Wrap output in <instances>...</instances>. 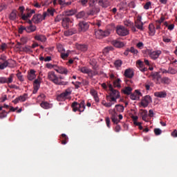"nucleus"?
<instances>
[{"label": "nucleus", "instance_id": "obj_2", "mask_svg": "<svg viewBox=\"0 0 177 177\" xmlns=\"http://www.w3.org/2000/svg\"><path fill=\"white\" fill-rule=\"evenodd\" d=\"M72 107V111L73 112L79 111L80 113L84 112L85 111V101L81 100V102H73L71 105Z\"/></svg>", "mask_w": 177, "mask_h": 177}, {"label": "nucleus", "instance_id": "obj_26", "mask_svg": "<svg viewBox=\"0 0 177 177\" xmlns=\"http://www.w3.org/2000/svg\"><path fill=\"white\" fill-rule=\"evenodd\" d=\"M95 35H100L98 38L100 39L107 37L109 35V33L107 32H103V30H100L95 32Z\"/></svg>", "mask_w": 177, "mask_h": 177}, {"label": "nucleus", "instance_id": "obj_5", "mask_svg": "<svg viewBox=\"0 0 177 177\" xmlns=\"http://www.w3.org/2000/svg\"><path fill=\"white\" fill-rule=\"evenodd\" d=\"M72 93V90L71 88H66L65 92L62 93L61 94L58 95L56 97L57 102H64L66 99H68V96H70Z\"/></svg>", "mask_w": 177, "mask_h": 177}, {"label": "nucleus", "instance_id": "obj_6", "mask_svg": "<svg viewBox=\"0 0 177 177\" xmlns=\"http://www.w3.org/2000/svg\"><path fill=\"white\" fill-rule=\"evenodd\" d=\"M80 71L84 74L88 75V77H90V79H92L93 77L98 75V72H97V71H93L86 67L80 68Z\"/></svg>", "mask_w": 177, "mask_h": 177}, {"label": "nucleus", "instance_id": "obj_47", "mask_svg": "<svg viewBox=\"0 0 177 177\" xmlns=\"http://www.w3.org/2000/svg\"><path fill=\"white\" fill-rule=\"evenodd\" d=\"M69 56L68 53H60V57L63 59H66Z\"/></svg>", "mask_w": 177, "mask_h": 177}, {"label": "nucleus", "instance_id": "obj_4", "mask_svg": "<svg viewBox=\"0 0 177 177\" xmlns=\"http://www.w3.org/2000/svg\"><path fill=\"white\" fill-rule=\"evenodd\" d=\"M36 30H37V26H35V25H32V24H30V25H28V26L26 27L21 26L18 29V32L19 34H22V32L25 31L26 32L31 33V32H35Z\"/></svg>", "mask_w": 177, "mask_h": 177}, {"label": "nucleus", "instance_id": "obj_45", "mask_svg": "<svg viewBox=\"0 0 177 177\" xmlns=\"http://www.w3.org/2000/svg\"><path fill=\"white\" fill-rule=\"evenodd\" d=\"M124 110V107L122 105L118 104L116 105V111L119 113H123V111Z\"/></svg>", "mask_w": 177, "mask_h": 177}, {"label": "nucleus", "instance_id": "obj_41", "mask_svg": "<svg viewBox=\"0 0 177 177\" xmlns=\"http://www.w3.org/2000/svg\"><path fill=\"white\" fill-rule=\"evenodd\" d=\"M124 51H127V52L131 53L133 55L138 54V50L135 49V48H133V47H131V48H127Z\"/></svg>", "mask_w": 177, "mask_h": 177}, {"label": "nucleus", "instance_id": "obj_55", "mask_svg": "<svg viewBox=\"0 0 177 177\" xmlns=\"http://www.w3.org/2000/svg\"><path fill=\"white\" fill-rule=\"evenodd\" d=\"M154 133L157 136L161 135V129H154Z\"/></svg>", "mask_w": 177, "mask_h": 177}, {"label": "nucleus", "instance_id": "obj_14", "mask_svg": "<svg viewBox=\"0 0 177 177\" xmlns=\"http://www.w3.org/2000/svg\"><path fill=\"white\" fill-rule=\"evenodd\" d=\"M161 55V51L160 50H156V51H152L149 53V56L152 60H156L158 59V57Z\"/></svg>", "mask_w": 177, "mask_h": 177}, {"label": "nucleus", "instance_id": "obj_56", "mask_svg": "<svg viewBox=\"0 0 177 177\" xmlns=\"http://www.w3.org/2000/svg\"><path fill=\"white\" fill-rule=\"evenodd\" d=\"M72 84L75 85V88H80V85H81V82H72Z\"/></svg>", "mask_w": 177, "mask_h": 177}, {"label": "nucleus", "instance_id": "obj_46", "mask_svg": "<svg viewBox=\"0 0 177 177\" xmlns=\"http://www.w3.org/2000/svg\"><path fill=\"white\" fill-rule=\"evenodd\" d=\"M151 77H152V80L162 79V77H160V75H158V73L157 72L152 73V75H151Z\"/></svg>", "mask_w": 177, "mask_h": 177}, {"label": "nucleus", "instance_id": "obj_58", "mask_svg": "<svg viewBox=\"0 0 177 177\" xmlns=\"http://www.w3.org/2000/svg\"><path fill=\"white\" fill-rule=\"evenodd\" d=\"M44 13H47L46 17L49 16V15H50V16H53V11L50 9H48L47 12H44Z\"/></svg>", "mask_w": 177, "mask_h": 177}, {"label": "nucleus", "instance_id": "obj_60", "mask_svg": "<svg viewBox=\"0 0 177 177\" xmlns=\"http://www.w3.org/2000/svg\"><path fill=\"white\" fill-rule=\"evenodd\" d=\"M171 135L173 138H177V130L174 129L173 132H171Z\"/></svg>", "mask_w": 177, "mask_h": 177}, {"label": "nucleus", "instance_id": "obj_50", "mask_svg": "<svg viewBox=\"0 0 177 177\" xmlns=\"http://www.w3.org/2000/svg\"><path fill=\"white\" fill-rule=\"evenodd\" d=\"M167 71H169V74H171V75H175L177 73L176 69L171 67L169 68V70Z\"/></svg>", "mask_w": 177, "mask_h": 177}, {"label": "nucleus", "instance_id": "obj_53", "mask_svg": "<svg viewBox=\"0 0 177 177\" xmlns=\"http://www.w3.org/2000/svg\"><path fill=\"white\" fill-rule=\"evenodd\" d=\"M135 24V27H136V28H138V30H143L142 26L144 24Z\"/></svg>", "mask_w": 177, "mask_h": 177}, {"label": "nucleus", "instance_id": "obj_62", "mask_svg": "<svg viewBox=\"0 0 177 177\" xmlns=\"http://www.w3.org/2000/svg\"><path fill=\"white\" fill-rule=\"evenodd\" d=\"M62 21H64V23H70V21H71V20L68 17H64L62 19Z\"/></svg>", "mask_w": 177, "mask_h": 177}, {"label": "nucleus", "instance_id": "obj_42", "mask_svg": "<svg viewBox=\"0 0 177 177\" xmlns=\"http://www.w3.org/2000/svg\"><path fill=\"white\" fill-rule=\"evenodd\" d=\"M8 113H9V112H6V111H5V110L1 111V113H0V120L6 118Z\"/></svg>", "mask_w": 177, "mask_h": 177}, {"label": "nucleus", "instance_id": "obj_15", "mask_svg": "<svg viewBox=\"0 0 177 177\" xmlns=\"http://www.w3.org/2000/svg\"><path fill=\"white\" fill-rule=\"evenodd\" d=\"M150 101L151 97H149V95H145V97H144V98L141 101V106H142V107L144 108H147Z\"/></svg>", "mask_w": 177, "mask_h": 177}, {"label": "nucleus", "instance_id": "obj_32", "mask_svg": "<svg viewBox=\"0 0 177 177\" xmlns=\"http://www.w3.org/2000/svg\"><path fill=\"white\" fill-rule=\"evenodd\" d=\"M20 17V20H24V21H27V20L30 21V14H22L19 15Z\"/></svg>", "mask_w": 177, "mask_h": 177}, {"label": "nucleus", "instance_id": "obj_59", "mask_svg": "<svg viewBox=\"0 0 177 177\" xmlns=\"http://www.w3.org/2000/svg\"><path fill=\"white\" fill-rule=\"evenodd\" d=\"M171 40L167 37H162V41H164L165 43H170Z\"/></svg>", "mask_w": 177, "mask_h": 177}, {"label": "nucleus", "instance_id": "obj_23", "mask_svg": "<svg viewBox=\"0 0 177 177\" xmlns=\"http://www.w3.org/2000/svg\"><path fill=\"white\" fill-rule=\"evenodd\" d=\"M135 92L136 93L133 94H130L131 95L130 98L132 100H139V97L142 96V93H140V92L138 91V90H136Z\"/></svg>", "mask_w": 177, "mask_h": 177}, {"label": "nucleus", "instance_id": "obj_7", "mask_svg": "<svg viewBox=\"0 0 177 177\" xmlns=\"http://www.w3.org/2000/svg\"><path fill=\"white\" fill-rule=\"evenodd\" d=\"M48 13H44L43 15L40 14L35 15L31 20H29V23H39L42 20H45Z\"/></svg>", "mask_w": 177, "mask_h": 177}, {"label": "nucleus", "instance_id": "obj_63", "mask_svg": "<svg viewBox=\"0 0 177 177\" xmlns=\"http://www.w3.org/2000/svg\"><path fill=\"white\" fill-rule=\"evenodd\" d=\"M106 124L107 125V127L110 128V118H106Z\"/></svg>", "mask_w": 177, "mask_h": 177}, {"label": "nucleus", "instance_id": "obj_49", "mask_svg": "<svg viewBox=\"0 0 177 177\" xmlns=\"http://www.w3.org/2000/svg\"><path fill=\"white\" fill-rule=\"evenodd\" d=\"M147 116L149 118L154 117V112L153 111V110H149L148 111H147Z\"/></svg>", "mask_w": 177, "mask_h": 177}, {"label": "nucleus", "instance_id": "obj_34", "mask_svg": "<svg viewBox=\"0 0 177 177\" xmlns=\"http://www.w3.org/2000/svg\"><path fill=\"white\" fill-rule=\"evenodd\" d=\"M120 82H122L120 79H117L116 80L113 82V85H111V86L115 87V88H120Z\"/></svg>", "mask_w": 177, "mask_h": 177}, {"label": "nucleus", "instance_id": "obj_57", "mask_svg": "<svg viewBox=\"0 0 177 177\" xmlns=\"http://www.w3.org/2000/svg\"><path fill=\"white\" fill-rule=\"evenodd\" d=\"M150 6H151V2L148 1L145 3V5L144 6V8H145L146 10L149 9L150 8Z\"/></svg>", "mask_w": 177, "mask_h": 177}, {"label": "nucleus", "instance_id": "obj_8", "mask_svg": "<svg viewBox=\"0 0 177 177\" xmlns=\"http://www.w3.org/2000/svg\"><path fill=\"white\" fill-rule=\"evenodd\" d=\"M116 32L120 37H125L129 35V30L122 26H118L116 27Z\"/></svg>", "mask_w": 177, "mask_h": 177}, {"label": "nucleus", "instance_id": "obj_29", "mask_svg": "<svg viewBox=\"0 0 177 177\" xmlns=\"http://www.w3.org/2000/svg\"><path fill=\"white\" fill-rule=\"evenodd\" d=\"M10 20L15 21L17 19V10H13L9 16Z\"/></svg>", "mask_w": 177, "mask_h": 177}, {"label": "nucleus", "instance_id": "obj_9", "mask_svg": "<svg viewBox=\"0 0 177 177\" xmlns=\"http://www.w3.org/2000/svg\"><path fill=\"white\" fill-rule=\"evenodd\" d=\"M13 82V74H10L8 77H0V84H10Z\"/></svg>", "mask_w": 177, "mask_h": 177}, {"label": "nucleus", "instance_id": "obj_27", "mask_svg": "<svg viewBox=\"0 0 177 177\" xmlns=\"http://www.w3.org/2000/svg\"><path fill=\"white\" fill-rule=\"evenodd\" d=\"M34 39H35V40L40 41V42H45L46 40V36H44L43 35H35Z\"/></svg>", "mask_w": 177, "mask_h": 177}, {"label": "nucleus", "instance_id": "obj_12", "mask_svg": "<svg viewBox=\"0 0 177 177\" xmlns=\"http://www.w3.org/2000/svg\"><path fill=\"white\" fill-rule=\"evenodd\" d=\"M9 66V62L6 60V57H0V70H4L6 67Z\"/></svg>", "mask_w": 177, "mask_h": 177}, {"label": "nucleus", "instance_id": "obj_52", "mask_svg": "<svg viewBox=\"0 0 177 177\" xmlns=\"http://www.w3.org/2000/svg\"><path fill=\"white\" fill-rule=\"evenodd\" d=\"M113 102H115V101H110L109 104H102V106H104L106 108H110L111 106H113Z\"/></svg>", "mask_w": 177, "mask_h": 177}, {"label": "nucleus", "instance_id": "obj_48", "mask_svg": "<svg viewBox=\"0 0 177 177\" xmlns=\"http://www.w3.org/2000/svg\"><path fill=\"white\" fill-rule=\"evenodd\" d=\"M84 16H85V12L82 11L76 15V17H77V19H82V17H84Z\"/></svg>", "mask_w": 177, "mask_h": 177}, {"label": "nucleus", "instance_id": "obj_21", "mask_svg": "<svg viewBox=\"0 0 177 177\" xmlns=\"http://www.w3.org/2000/svg\"><path fill=\"white\" fill-rule=\"evenodd\" d=\"M20 49H21V51L25 53L31 54L32 53V49H34V48H32L28 45H26L25 46V47H21Z\"/></svg>", "mask_w": 177, "mask_h": 177}, {"label": "nucleus", "instance_id": "obj_3", "mask_svg": "<svg viewBox=\"0 0 177 177\" xmlns=\"http://www.w3.org/2000/svg\"><path fill=\"white\" fill-rule=\"evenodd\" d=\"M109 91H110V95H107V98L110 97L109 102H115L116 100L120 97V93L118 90L113 88L111 84H109Z\"/></svg>", "mask_w": 177, "mask_h": 177}, {"label": "nucleus", "instance_id": "obj_44", "mask_svg": "<svg viewBox=\"0 0 177 177\" xmlns=\"http://www.w3.org/2000/svg\"><path fill=\"white\" fill-rule=\"evenodd\" d=\"M17 78H18V80L21 82H24V75H22L21 72H18V73H17Z\"/></svg>", "mask_w": 177, "mask_h": 177}, {"label": "nucleus", "instance_id": "obj_20", "mask_svg": "<svg viewBox=\"0 0 177 177\" xmlns=\"http://www.w3.org/2000/svg\"><path fill=\"white\" fill-rule=\"evenodd\" d=\"M100 12V8L97 6H94L92 8L91 10L87 13V15H91V16H93L95 15H97Z\"/></svg>", "mask_w": 177, "mask_h": 177}, {"label": "nucleus", "instance_id": "obj_11", "mask_svg": "<svg viewBox=\"0 0 177 177\" xmlns=\"http://www.w3.org/2000/svg\"><path fill=\"white\" fill-rule=\"evenodd\" d=\"M118 117H119V119H118V113H115L114 111H113V112H111V122L113 124H118L120 122L119 120L123 119V116L122 115H119Z\"/></svg>", "mask_w": 177, "mask_h": 177}, {"label": "nucleus", "instance_id": "obj_61", "mask_svg": "<svg viewBox=\"0 0 177 177\" xmlns=\"http://www.w3.org/2000/svg\"><path fill=\"white\" fill-rule=\"evenodd\" d=\"M37 98L38 100L41 99V100L44 101V99L46 98V95L44 94H40V95H38Z\"/></svg>", "mask_w": 177, "mask_h": 177}, {"label": "nucleus", "instance_id": "obj_30", "mask_svg": "<svg viewBox=\"0 0 177 177\" xmlns=\"http://www.w3.org/2000/svg\"><path fill=\"white\" fill-rule=\"evenodd\" d=\"M167 94L165 93V92H164V91L154 93V96H156V97H158V98H165V96H167Z\"/></svg>", "mask_w": 177, "mask_h": 177}, {"label": "nucleus", "instance_id": "obj_37", "mask_svg": "<svg viewBox=\"0 0 177 177\" xmlns=\"http://www.w3.org/2000/svg\"><path fill=\"white\" fill-rule=\"evenodd\" d=\"M131 92H132V88L129 86L125 87L124 89L123 90V93L124 95H131Z\"/></svg>", "mask_w": 177, "mask_h": 177}, {"label": "nucleus", "instance_id": "obj_13", "mask_svg": "<svg viewBox=\"0 0 177 177\" xmlns=\"http://www.w3.org/2000/svg\"><path fill=\"white\" fill-rule=\"evenodd\" d=\"M39 84H41V77L38 76V79L34 80V90H32V94H36L38 89H39Z\"/></svg>", "mask_w": 177, "mask_h": 177}, {"label": "nucleus", "instance_id": "obj_31", "mask_svg": "<svg viewBox=\"0 0 177 177\" xmlns=\"http://www.w3.org/2000/svg\"><path fill=\"white\" fill-rule=\"evenodd\" d=\"M26 99H28V94H24L17 98H15V100H21V102H24L26 101Z\"/></svg>", "mask_w": 177, "mask_h": 177}, {"label": "nucleus", "instance_id": "obj_43", "mask_svg": "<svg viewBox=\"0 0 177 177\" xmlns=\"http://www.w3.org/2000/svg\"><path fill=\"white\" fill-rule=\"evenodd\" d=\"M8 48V45L6 43L0 44V53L5 51Z\"/></svg>", "mask_w": 177, "mask_h": 177}, {"label": "nucleus", "instance_id": "obj_22", "mask_svg": "<svg viewBox=\"0 0 177 177\" xmlns=\"http://www.w3.org/2000/svg\"><path fill=\"white\" fill-rule=\"evenodd\" d=\"M37 77V75H35V71L34 69L30 70V73H28V80L32 81Z\"/></svg>", "mask_w": 177, "mask_h": 177}, {"label": "nucleus", "instance_id": "obj_25", "mask_svg": "<svg viewBox=\"0 0 177 177\" xmlns=\"http://www.w3.org/2000/svg\"><path fill=\"white\" fill-rule=\"evenodd\" d=\"M78 32V30H76V29L71 28V29L65 31V36H66V37L72 36V35L76 34V32Z\"/></svg>", "mask_w": 177, "mask_h": 177}, {"label": "nucleus", "instance_id": "obj_24", "mask_svg": "<svg viewBox=\"0 0 177 177\" xmlns=\"http://www.w3.org/2000/svg\"><path fill=\"white\" fill-rule=\"evenodd\" d=\"M76 49L82 52H86L88 50V46L85 44H76Z\"/></svg>", "mask_w": 177, "mask_h": 177}, {"label": "nucleus", "instance_id": "obj_1", "mask_svg": "<svg viewBox=\"0 0 177 177\" xmlns=\"http://www.w3.org/2000/svg\"><path fill=\"white\" fill-rule=\"evenodd\" d=\"M47 78L48 79V80H50L51 82L54 83L56 85L65 86L68 84L67 82H61L60 80H62V77H58L57 75H56V73H55L54 71L48 72L47 75Z\"/></svg>", "mask_w": 177, "mask_h": 177}, {"label": "nucleus", "instance_id": "obj_10", "mask_svg": "<svg viewBox=\"0 0 177 177\" xmlns=\"http://www.w3.org/2000/svg\"><path fill=\"white\" fill-rule=\"evenodd\" d=\"M148 29L149 30V36H154L156 35V29H160V24L155 25L154 24H149Z\"/></svg>", "mask_w": 177, "mask_h": 177}, {"label": "nucleus", "instance_id": "obj_40", "mask_svg": "<svg viewBox=\"0 0 177 177\" xmlns=\"http://www.w3.org/2000/svg\"><path fill=\"white\" fill-rule=\"evenodd\" d=\"M40 106H41V108H43L44 109H48L50 108V104H48V102H41V104H40Z\"/></svg>", "mask_w": 177, "mask_h": 177}, {"label": "nucleus", "instance_id": "obj_36", "mask_svg": "<svg viewBox=\"0 0 177 177\" xmlns=\"http://www.w3.org/2000/svg\"><path fill=\"white\" fill-rule=\"evenodd\" d=\"M99 3L100 6H102V8H107V6L109 5V1L106 0H100Z\"/></svg>", "mask_w": 177, "mask_h": 177}, {"label": "nucleus", "instance_id": "obj_33", "mask_svg": "<svg viewBox=\"0 0 177 177\" xmlns=\"http://www.w3.org/2000/svg\"><path fill=\"white\" fill-rule=\"evenodd\" d=\"M59 74H64V75H68V69H66L64 67H59L57 70L56 71Z\"/></svg>", "mask_w": 177, "mask_h": 177}, {"label": "nucleus", "instance_id": "obj_38", "mask_svg": "<svg viewBox=\"0 0 177 177\" xmlns=\"http://www.w3.org/2000/svg\"><path fill=\"white\" fill-rule=\"evenodd\" d=\"M122 62L120 59H118L115 61V67H116V69L120 70V67L122 66Z\"/></svg>", "mask_w": 177, "mask_h": 177}, {"label": "nucleus", "instance_id": "obj_19", "mask_svg": "<svg viewBox=\"0 0 177 177\" xmlns=\"http://www.w3.org/2000/svg\"><path fill=\"white\" fill-rule=\"evenodd\" d=\"M111 44L118 48H121L124 46L123 42L120 41L119 39L111 41Z\"/></svg>", "mask_w": 177, "mask_h": 177}, {"label": "nucleus", "instance_id": "obj_17", "mask_svg": "<svg viewBox=\"0 0 177 177\" xmlns=\"http://www.w3.org/2000/svg\"><path fill=\"white\" fill-rule=\"evenodd\" d=\"M88 24H77V30L80 32H85L88 30Z\"/></svg>", "mask_w": 177, "mask_h": 177}, {"label": "nucleus", "instance_id": "obj_16", "mask_svg": "<svg viewBox=\"0 0 177 177\" xmlns=\"http://www.w3.org/2000/svg\"><path fill=\"white\" fill-rule=\"evenodd\" d=\"M124 75L127 79H132L133 77V71L131 68H127L124 70Z\"/></svg>", "mask_w": 177, "mask_h": 177}, {"label": "nucleus", "instance_id": "obj_54", "mask_svg": "<svg viewBox=\"0 0 177 177\" xmlns=\"http://www.w3.org/2000/svg\"><path fill=\"white\" fill-rule=\"evenodd\" d=\"M62 27H63V28L68 30L71 28V25L70 24H62Z\"/></svg>", "mask_w": 177, "mask_h": 177}, {"label": "nucleus", "instance_id": "obj_28", "mask_svg": "<svg viewBox=\"0 0 177 177\" xmlns=\"http://www.w3.org/2000/svg\"><path fill=\"white\" fill-rule=\"evenodd\" d=\"M171 82V80H170V78L167 77H163L160 78V84L169 85L170 84Z\"/></svg>", "mask_w": 177, "mask_h": 177}, {"label": "nucleus", "instance_id": "obj_51", "mask_svg": "<svg viewBox=\"0 0 177 177\" xmlns=\"http://www.w3.org/2000/svg\"><path fill=\"white\" fill-rule=\"evenodd\" d=\"M142 120L147 122V110H142Z\"/></svg>", "mask_w": 177, "mask_h": 177}, {"label": "nucleus", "instance_id": "obj_18", "mask_svg": "<svg viewBox=\"0 0 177 177\" xmlns=\"http://www.w3.org/2000/svg\"><path fill=\"white\" fill-rule=\"evenodd\" d=\"M136 67H138V68H140V71H141V72L142 73H145L147 71V68L144 67V63L140 60L136 61Z\"/></svg>", "mask_w": 177, "mask_h": 177}, {"label": "nucleus", "instance_id": "obj_39", "mask_svg": "<svg viewBox=\"0 0 177 177\" xmlns=\"http://www.w3.org/2000/svg\"><path fill=\"white\" fill-rule=\"evenodd\" d=\"M77 13V10H70L65 11L66 16H73V15H75Z\"/></svg>", "mask_w": 177, "mask_h": 177}, {"label": "nucleus", "instance_id": "obj_35", "mask_svg": "<svg viewBox=\"0 0 177 177\" xmlns=\"http://www.w3.org/2000/svg\"><path fill=\"white\" fill-rule=\"evenodd\" d=\"M61 142H62V145H65L66 144L68 143V136H66V134H62L61 135Z\"/></svg>", "mask_w": 177, "mask_h": 177}, {"label": "nucleus", "instance_id": "obj_64", "mask_svg": "<svg viewBox=\"0 0 177 177\" xmlns=\"http://www.w3.org/2000/svg\"><path fill=\"white\" fill-rule=\"evenodd\" d=\"M90 93H91V95L93 96H98L97 95V91H95V90H91V92H90Z\"/></svg>", "mask_w": 177, "mask_h": 177}]
</instances>
